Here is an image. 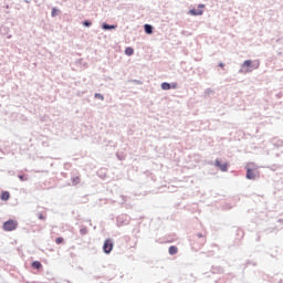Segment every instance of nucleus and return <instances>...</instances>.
Masks as SVG:
<instances>
[{"instance_id":"22","label":"nucleus","mask_w":283,"mask_h":283,"mask_svg":"<svg viewBox=\"0 0 283 283\" xmlns=\"http://www.w3.org/2000/svg\"><path fill=\"white\" fill-rule=\"evenodd\" d=\"M198 238H202V234H198Z\"/></svg>"},{"instance_id":"18","label":"nucleus","mask_w":283,"mask_h":283,"mask_svg":"<svg viewBox=\"0 0 283 283\" xmlns=\"http://www.w3.org/2000/svg\"><path fill=\"white\" fill-rule=\"evenodd\" d=\"M83 25H85L86 28H90V25H92V22H90V21H84V22H83Z\"/></svg>"},{"instance_id":"3","label":"nucleus","mask_w":283,"mask_h":283,"mask_svg":"<svg viewBox=\"0 0 283 283\" xmlns=\"http://www.w3.org/2000/svg\"><path fill=\"white\" fill-rule=\"evenodd\" d=\"M113 250H114V242H112L111 239L105 240L103 245L104 253L109 254L112 253Z\"/></svg>"},{"instance_id":"13","label":"nucleus","mask_w":283,"mask_h":283,"mask_svg":"<svg viewBox=\"0 0 283 283\" xmlns=\"http://www.w3.org/2000/svg\"><path fill=\"white\" fill-rule=\"evenodd\" d=\"M32 266H33V269H41V262H39V261H34L33 263H32Z\"/></svg>"},{"instance_id":"17","label":"nucleus","mask_w":283,"mask_h":283,"mask_svg":"<svg viewBox=\"0 0 283 283\" xmlns=\"http://www.w3.org/2000/svg\"><path fill=\"white\" fill-rule=\"evenodd\" d=\"M19 179L24 182V180H28V177L23 176V175H19Z\"/></svg>"},{"instance_id":"11","label":"nucleus","mask_w":283,"mask_h":283,"mask_svg":"<svg viewBox=\"0 0 283 283\" xmlns=\"http://www.w3.org/2000/svg\"><path fill=\"white\" fill-rule=\"evenodd\" d=\"M126 56H133L134 55V49L133 48H126L125 49Z\"/></svg>"},{"instance_id":"4","label":"nucleus","mask_w":283,"mask_h":283,"mask_svg":"<svg viewBox=\"0 0 283 283\" xmlns=\"http://www.w3.org/2000/svg\"><path fill=\"white\" fill-rule=\"evenodd\" d=\"M260 176L258 170H253L251 168H247V178L248 180H255Z\"/></svg>"},{"instance_id":"6","label":"nucleus","mask_w":283,"mask_h":283,"mask_svg":"<svg viewBox=\"0 0 283 283\" xmlns=\"http://www.w3.org/2000/svg\"><path fill=\"white\" fill-rule=\"evenodd\" d=\"M214 165H216V167H219V169H221L222 171H228V169H229L228 164H222L218 159L214 161Z\"/></svg>"},{"instance_id":"7","label":"nucleus","mask_w":283,"mask_h":283,"mask_svg":"<svg viewBox=\"0 0 283 283\" xmlns=\"http://www.w3.org/2000/svg\"><path fill=\"white\" fill-rule=\"evenodd\" d=\"M205 11H202V9H192L189 11V14H191V17H201V14H203Z\"/></svg>"},{"instance_id":"12","label":"nucleus","mask_w":283,"mask_h":283,"mask_svg":"<svg viewBox=\"0 0 283 283\" xmlns=\"http://www.w3.org/2000/svg\"><path fill=\"white\" fill-rule=\"evenodd\" d=\"M103 29L104 30H116V25H109V24L104 23Z\"/></svg>"},{"instance_id":"2","label":"nucleus","mask_w":283,"mask_h":283,"mask_svg":"<svg viewBox=\"0 0 283 283\" xmlns=\"http://www.w3.org/2000/svg\"><path fill=\"white\" fill-rule=\"evenodd\" d=\"M258 67H259V64L253 65V61L251 60H247L242 64V69L244 70V72H253V70H258Z\"/></svg>"},{"instance_id":"1","label":"nucleus","mask_w":283,"mask_h":283,"mask_svg":"<svg viewBox=\"0 0 283 283\" xmlns=\"http://www.w3.org/2000/svg\"><path fill=\"white\" fill-rule=\"evenodd\" d=\"M17 227H19V222L17 220H8L3 223V231H17Z\"/></svg>"},{"instance_id":"14","label":"nucleus","mask_w":283,"mask_h":283,"mask_svg":"<svg viewBox=\"0 0 283 283\" xmlns=\"http://www.w3.org/2000/svg\"><path fill=\"white\" fill-rule=\"evenodd\" d=\"M95 98H98L99 101H105V97L101 93H96Z\"/></svg>"},{"instance_id":"15","label":"nucleus","mask_w":283,"mask_h":283,"mask_svg":"<svg viewBox=\"0 0 283 283\" xmlns=\"http://www.w3.org/2000/svg\"><path fill=\"white\" fill-rule=\"evenodd\" d=\"M56 244H63L64 240L63 238L59 237L55 239Z\"/></svg>"},{"instance_id":"19","label":"nucleus","mask_w":283,"mask_h":283,"mask_svg":"<svg viewBox=\"0 0 283 283\" xmlns=\"http://www.w3.org/2000/svg\"><path fill=\"white\" fill-rule=\"evenodd\" d=\"M38 218L39 220H45V216H43V213H39Z\"/></svg>"},{"instance_id":"20","label":"nucleus","mask_w":283,"mask_h":283,"mask_svg":"<svg viewBox=\"0 0 283 283\" xmlns=\"http://www.w3.org/2000/svg\"><path fill=\"white\" fill-rule=\"evenodd\" d=\"M219 67H224V63H219Z\"/></svg>"},{"instance_id":"10","label":"nucleus","mask_w":283,"mask_h":283,"mask_svg":"<svg viewBox=\"0 0 283 283\" xmlns=\"http://www.w3.org/2000/svg\"><path fill=\"white\" fill-rule=\"evenodd\" d=\"M168 252L170 255H176V253H178V248L176 245H171Z\"/></svg>"},{"instance_id":"5","label":"nucleus","mask_w":283,"mask_h":283,"mask_svg":"<svg viewBox=\"0 0 283 283\" xmlns=\"http://www.w3.org/2000/svg\"><path fill=\"white\" fill-rule=\"evenodd\" d=\"M176 87H178L177 83H172V84H169L167 82L161 83V90H165V91L171 90V88L176 90Z\"/></svg>"},{"instance_id":"8","label":"nucleus","mask_w":283,"mask_h":283,"mask_svg":"<svg viewBox=\"0 0 283 283\" xmlns=\"http://www.w3.org/2000/svg\"><path fill=\"white\" fill-rule=\"evenodd\" d=\"M0 200L3 202H8L10 200V192L9 191H2L0 195Z\"/></svg>"},{"instance_id":"9","label":"nucleus","mask_w":283,"mask_h":283,"mask_svg":"<svg viewBox=\"0 0 283 283\" xmlns=\"http://www.w3.org/2000/svg\"><path fill=\"white\" fill-rule=\"evenodd\" d=\"M145 32L146 34H153L154 33V28L150 24H145Z\"/></svg>"},{"instance_id":"16","label":"nucleus","mask_w":283,"mask_h":283,"mask_svg":"<svg viewBox=\"0 0 283 283\" xmlns=\"http://www.w3.org/2000/svg\"><path fill=\"white\" fill-rule=\"evenodd\" d=\"M56 12H59V10H56V8H53V9H52V12H51V15H52V17H56Z\"/></svg>"},{"instance_id":"21","label":"nucleus","mask_w":283,"mask_h":283,"mask_svg":"<svg viewBox=\"0 0 283 283\" xmlns=\"http://www.w3.org/2000/svg\"><path fill=\"white\" fill-rule=\"evenodd\" d=\"M198 8H205V4H199Z\"/></svg>"}]
</instances>
